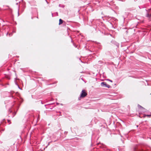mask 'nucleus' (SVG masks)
Masks as SVG:
<instances>
[{
    "instance_id": "1",
    "label": "nucleus",
    "mask_w": 151,
    "mask_h": 151,
    "mask_svg": "<svg viewBox=\"0 0 151 151\" xmlns=\"http://www.w3.org/2000/svg\"><path fill=\"white\" fill-rule=\"evenodd\" d=\"M14 92L13 91H11L10 92H5L4 93V94L8 95L7 96V97H12L13 99L14 98V96L12 95L13 93H14Z\"/></svg>"
},
{
    "instance_id": "2",
    "label": "nucleus",
    "mask_w": 151,
    "mask_h": 151,
    "mask_svg": "<svg viewBox=\"0 0 151 151\" xmlns=\"http://www.w3.org/2000/svg\"><path fill=\"white\" fill-rule=\"evenodd\" d=\"M87 95V93L85 91V90H82L81 94L80 97L78 98V100H79L81 99V97L84 98Z\"/></svg>"
},
{
    "instance_id": "3",
    "label": "nucleus",
    "mask_w": 151,
    "mask_h": 151,
    "mask_svg": "<svg viewBox=\"0 0 151 151\" xmlns=\"http://www.w3.org/2000/svg\"><path fill=\"white\" fill-rule=\"evenodd\" d=\"M101 85L102 87H106L108 88H111V86L107 84L106 82H103L101 83Z\"/></svg>"
},
{
    "instance_id": "4",
    "label": "nucleus",
    "mask_w": 151,
    "mask_h": 151,
    "mask_svg": "<svg viewBox=\"0 0 151 151\" xmlns=\"http://www.w3.org/2000/svg\"><path fill=\"white\" fill-rule=\"evenodd\" d=\"M138 107L141 110L142 112L144 113L146 112V109L140 105L138 104Z\"/></svg>"
},
{
    "instance_id": "5",
    "label": "nucleus",
    "mask_w": 151,
    "mask_h": 151,
    "mask_svg": "<svg viewBox=\"0 0 151 151\" xmlns=\"http://www.w3.org/2000/svg\"><path fill=\"white\" fill-rule=\"evenodd\" d=\"M31 96H32V98L33 99H36V100H37V99H39V98H38V97H37V96H34V95H31Z\"/></svg>"
},
{
    "instance_id": "6",
    "label": "nucleus",
    "mask_w": 151,
    "mask_h": 151,
    "mask_svg": "<svg viewBox=\"0 0 151 151\" xmlns=\"http://www.w3.org/2000/svg\"><path fill=\"white\" fill-rule=\"evenodd\" d=\"M63 21L61 19H60L59 20V24L60 25L62 24L63 23Z\"/></svg>"
},
{
    "instance_id": "7",
    "label": "nucleus",
    "mask_w": 151,
    "mask_h": 151,
    "mask_svg": "<svg viewBox=\"0 0 151 151\" xmlns=\"http://www.w3.org/2000/svg\"><path fill=\"white\" fill-rule=\"evenodd\" d=\"M146 16L147 17H149V18H150V17L151 16V14H149V13H147L146 14Z\"/></svg>"
},
{
    "instance_id": "8",
    "label": "nucleus",
    "mask_w": 151,
    "mask_h": 151,
    "mask_svg": "<svg viewBox=\"0 0 151 151\" xmlns=\"http://www.w3.org/2000/svg\"><path fill=\"white\" fill-rule=\"evenodd\" d=\"M105 146L104 145L102 144L100 146H99V147H100L101 148H104L105 147Z\"/></svg>"
},
{
    "instance_id": "9",
    "label": "nucleus",
    "mask_w": 151,
    "mask_h": 151,
    "mask_svg": "<svg viewBox=\"0 0 151 151\" xmlns=\"http://www.w3.org/2000/svg\"><path fill=\"white\" fill-rule=\"evenodd\" d=\"M135 9L134 8H133L132 9H131V8H128L127 9V11H131V10H134Z\"/></svg>"
},
{
    "instance_id": "10",
    "label": "nucleus",
    "mask_w": 151,
    "mask_h": 151,
    "mask_svg": "<svg viewBox=\"0 0 151 151\" xmlns=\"http://www.w3.org/2000/svg\"><path fill=\"white\" fill-rule=\"evenodd\" d=\"M145 116H147L148 117H150V116H151V113H150V114L145 115Z\"/></svg>"
},
{
    "instance_id": "11",
    "label": "nucleus",
    "mask_w": 151,
    "mask_h": 151,
    "mask_svg": "<svg viewBox=\"0 0 151 151\" xmlns=\"http://www.w3.org/2000/svg\"><path fill=\"white\" fill-rule=\"evenodd\" d=\"M68 133V132L65 131L64 132V134L65 135V137L66 136V135Z\"/></svg>"
},
{
    "instance_id": "12",
    "label": "nucleus",
    "mask_w": 151,
    "mask_h": 151,
    "mask_svg": "<svg viewBox=\"0 0 151 151\" xmlns=\"http://www.w3.org/2000/svg\"><path fill=\"white\" fill-rule=\"evenodd\" d=\"M98 63L99 64H101L103 63V61L101 60L99 61L98 62Z\"/></svg>"
},
{
    "instance_id": "13",
    "label": "nucleus",
    "mask_w": 151,
    "mask_h": 151,
    "mask_svg": "<svg viewBox=\"0 0 151 151\" xmlns=\"http://www.w3.org/2000/svg\"><path fill=\"white\" fill-rule=\"evenodd\" d=\"M106 80L107 81H109L111 82H113L112 80H111L109 79H107Z\"/></svg>"
},
{
    "instance_id": "14",
    "label": "nucleus",
    "mask_w": 151,
    "mask_h": 151,
    "mask_svg": "<svg viewBox=\"0 0 151 151\" xmlns=\"http://www.w3.org/2000/svg\"><path fill=\"white\" fill-rule=\"evenodd\" d=\"M7 121H8V123H9V124H10L11 123V122H10V120L8 119L7 120Z\"/></svg>"
},
{
    "instance_id": "15",
    "label": "nucleus",
    "mask_w": 151,
    "mask_h": 151,
    "mask_svg": "<svg viewBox=\"0 0 151 151\" xmlns=\"http://www.w3.org/2000/svg\"><path fill=\"white\" fill-rule=\"evenodd\" d=\"M18 16H19V8H18Z\"/></svg>"
},
{
    "instance_id": "16",
    "label": "nucleus",
    "mask_w": 151,
    "mask_h": 151,
    "mask_svg": "<svg viewBox=\"0 0 151 151\" xmlns=\"http://www.w3.org/2000/svg\"><path fill=\"white\" fill-rule=\"evenodd\" d=\"M9 111L11 113V111L10 109H9Z\"/></svg>"
},
{
    "instance_id": "17",
    "label": "nucleus",
    "mask_w": 151,
    "mask_h": 151,
    "mask_svg": "<svg viewBox=\"0 0 151 151\" xmlns=\"http://www.w3.org/2000/svg\"><path fill=\"white\" fill-rule=\"evenodd\" d=\"M110 24H111V25H112V27H113V25H112V24L111 23V22H110Z\"/></svg>"
},
{
    "instance_id": "18",
    "label": "nucleus",
    "mask_w": 151,
    "mask_h": 151,
    "mask_svg": "<svg viewBox=\"0 0 151 151\" xmlns=\"http://www.w3.org/2000/svg\"><path fill=\"white\" fill-rule=\"evenodd\" d=\"M50 143V142H49L48 143V144H47V146L49 145Z\"/></svg>"
},
{
    "instance_id": "19",
    "label": "nucleus",
    "mask_w": 151,
    "mask_h": 151,
    "mask_svg": "<svg viewBox=\"0 0 151 151\" xmlns=\"http://www.w3.org/2000/svg\"><path fill=\"white\" fill-rule=\"evenodd\" d=\"M106 149V148H105V149L104 150V151H105V150H107V149H106H106Z\"/></svg>"
},
{
    "instance_id": "20",
    "label": "nucleus",
    "mask_w": 151,
    "mask_h": 151,
    "mask_svg": "<svg viewBox=\"0 0 151 151\" xmlns=\"http://www.w3.org/2000/svg\"><path fill=\"white\" fill-rule=\"evenodd\" d=\"M41 103L42 104H43V103H42V101H41Z\"/></svg>"
},
{
    "instance_id": "21",
    "label": "nucleus",
    "mask_w": 151,
    "mask_h": 151,
    "mask_svg": "<svg viewBox=\"0 0 151 151\" xmlns=\"http://www.w3.org/2000/svg\"><path fill=\"white\" fill-rule=\"evenodd\" d=\"M46 3H47V4H48V1H46Z\"/></svg>"
},
{
    "instance_id": "22",
    "label": "nucleus",
    "mask_w": 151,
    "mask_h": 151,
    "mask_svg": "<svg viewBox=\"0 0 151 151\" xmlns=\"http://www.w3.org/2000/svg\"><path fill=\"white\" fill-rule=\"evenodd\" d=\"M125 17H124V20H125Z\"/></svg>"
},
{
    "instance_id": "23",
    "label": "nucleus",
    "mask_w": 151,
    "mask_h": 151,
    "mask_svg": "<svg viewBox=\"0 0 151 151\" xmlns=\"http://www.w3.org/2000/svg\"><path fill=\"white\" fill-rule=\"evenodd\" d=\"M16 114V112L14 114V115L13 116V117H14V116Z\"/></svg>"
},
{
    "instance_id": "24",
    "label": "nucleus",
    "mask_w": 151,
    "mask_h": 151,
    "mask_svg": "<svg viewBox=\"0 0 151 151\" xmlns=\"http://www.w3.org/2000/svg\"><path fill=\"white\" fill-rule=\"evenodd\" d=\"M52 17H53V13H52Z\"/></svg>"
},
{
    "instance_id": "25",
    "label": "nucleus",
    "mask_w": 151,
    "mask_h": 151,
    "mask_svg": "<svg viewBox=\"0 0 151 151\" xmlns=\"http://www.w3.org/2000/svg\"><path fill=\"white\" fill-rule=\"evenodd\" d=\"M99 143H100H100H98L97 144L98 145H99Z\"/></svg>"
},
{
    "instance_id": "26",
    "label": "nucleus",
    "mask_w": 151,
    "mask_h": 151,
    "mask_svg": "<svg viewBox=\"0 0 151 151\" xmlns=\"http://www.w3.org/2000/svg\"><path fill=\"white\" fill-rule=\"evenodd\" d=\"M126 32H127V33H128V31L127 30L126 31Z\"/></svg>"
},
{
    "instance_id": "27",
    "label": "nucleus",
    "mask_w": 151,
    "mask_h": 151,
    "mask_svg": "<svg viewBox=\"0 0 151 151\" xmlns=\"http://www.w3.org/2000/svg\"><path fill=\"white\" fill-rule=\"evenodd\" d=\"M6 101H5L4 102V103H5V104H6Z\"/></svg>"
},
{
    "instance_id": "28",
    "label": "nucleus",
    "mask_w": 151,
    "mask_h": 151,
    "mask_svg": "<svg viewBox=\"0 0 151 151\" xmlns=\"http://www.w3.org/2000/svg\"><path fill=\"white\" fill-rule=\"evenodd\" d=\"M137 127H138V125H137Z\"/></svg>"
},
{
    "instance_id": "29",
    "label": "nucleus",
    "mask_w": 151,
    "mask_h": 151,
    "mask_svg": "<svg viewBox=\"0 0 151 151\" xmlns=\"http://www.w3.org/2000/svg\"><path fill=\"white\" fill-rule=\"evenodd\" d=\"M71 39V42H72V39Z\"/></svg>"
},
{
    "instance_id": "30",
    "label": "nucleus",
    "mask_w": 151,
    "mask_h": 151,
    "mask_svg": "<svg viewBox=\"0 0 151 151\" xmlns=\"http://www.w3.org/2000/svg\"><path fill=\"white\" fill-rule=\"evenodd\" d=\"M46 105H45V106Z\"/></svg>"
},
{
    "instance_id": "31",
    "label": "nucleus",
    "mask_w": 151,
    "mask_h": 151,
    "mask_svg": "<svg viewBox=\"0 0 151 151\" xmlns=\"http://www.w3.org/2000/svg\"><path fill=\"white\" fill-rule=\"evenodd\" d=\"M18 87H19V88L20 89V88H19V86H18Z\"/></svg>"
},
{
    "instance_id": "32",
    "label": "nucleus",
    "mask_w": 151,
    "mask_h": 151,
    "mask_svg": "<svg viewBox=\"0 0 151 151\" xmlns=\"http://www.w3.org/2000/svg\"><path fill=\"white\" fill-rule=\"evenodd\" d=\"M16 151H17V149H16Z\"/></svg>"
},
{
    "instance_id": "33",
    "label": "nucleus",
    "mask_w": 151,
    "mask_h": 151,
    "mask_svg": "<svg viewBox=\"0 0 151 151\" xmlns=\"http://www.w3.org/2000/svg\"><path fill=\"white\" fill-rule=\"evenodd\" d=\"M135 1H137V0H134Z\"/></svg>"
},
{
    "instance_id": "34",
    "label": "nucleus",
    "mask_w": 151,
    "mask_h": 151,
    "mask_svg": "<svg viewBox=\"0 0 151 151\" xmlns=\"http://www.w3.org/2000/svg\"><path fill=\"white\" fill-rule=\"evenodd\" d=\"M118 149L119 150V148H118Z\"/></svg>"
},
{
    "instance_id": "35",
    "label": "nucleus",
    "mask_w": 151,
    "mask_h": 151,
    "mask_svg": "<svg viewBox=\"0 0 151 151\" xmlns=\"http://www.w3.org/2000/svg\"><path fill=\"white\" fill-rule=\"evenodd\" d=\"M45 1H47V0H45Z\"/></svg>"
},
{
    "instance_id": "36",
    "label": "nucleus",
    "mask_w": 151,
    "mask_h": 151,
    "mask_svg": "<svg viewBox=\"0 0 151 151\" xmlns=\"http://www.w3.org/2000/svg\"><path fill=\"white\" fill-rule=\"evenodd\" d=\"M150 95H151V93L150 94Z\"/></svg>"
}]
</instances>
